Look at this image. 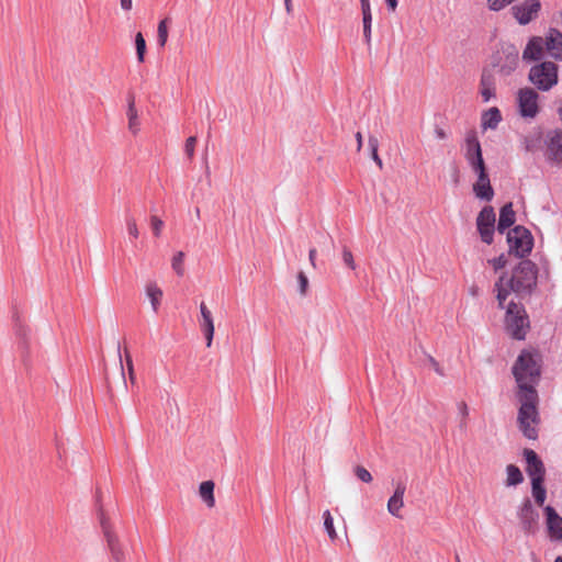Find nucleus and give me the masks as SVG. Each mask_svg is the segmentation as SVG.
I'll list each match as a JSON object with an SVG mask.
<instances>
[{"label": "nucleus", "mask_w": 562, "mask_h": 562, "mask_svg": "<svg viewBox=\"0 0 562 562\" xmlns=\"http://www.w3.org/2000/svg\"><path fill=\"white\" fill-rule=\"evenodd\" d=\"M99 520L112 559L115 562H125L123 546L117 535L114 532L110 520L102 510L99 513Z\"/></svg>", "instance_id": "8"}, {"label": "nucleus", "mask_w": 562, "mask_h": 562, "mask_svg": "<svg viewBox=\"0 0 562 562\" xmlns=\"http://www.w3.org/2000/svg\"><path fill=\"white\" fill-rule=\"evenodd\" d=\"M183 261H184V252L183 251L176 252L171 259V267L179 277H182L184 273Z\"/></svg>", "instance_id": "34"}, {"label": "nucleus", "mask_w": 562, "mask_h": 562, "mask_svg": "<svg viewBox=\"0 0 562 562\" xmlns=\"http://www.w3.org/2000/svg\"><path fill=\"white\" fill-rule=\"evenodd\" d=\"M559 116H560V120L562 122V109L559 111Z\"/></svg>", "instance_id": "57"}, {"label": "nucleus", "mask_w": 562, "mask_h": 562, "mask_svg": "<svg viewBox=\"0 0 562 562\" xmlns=\"http://www.w3.org/2000/svg\"><path fill=\"white\" fill-rule=\"evenodd\" d=\"M195 145H196V137H195V136H190V137L186 140L184 151H186L187 156H188L190 159H192V158H193V156H194Z\"/></svg>", "instance_id": "42"}, {"label": "nucleus", "mask_w": 562, "mask_h": 562, "mask_svg": "<svg viewBox=\"0 0 562 562\" xmlns=\"http://www.w3.org/2000/svg\"><path fill=\"white\" fill-rule=\"evenodd\" d=\"M514 0H487V7L492 11H499L510 4Z\"/></svg>", "instance_id": "40"}, {"label": "nucleus", "mask_w": 562, "mask_h": 562, "mask_svg": "<svg viewBox=\"0 0 562 562\" xmlns=\"http://www.w3.org/2000/svg\"><path fill=\"white\" fill-rule=\"evenodd\" d=\"M541 8L539 0H524L521 3L512 8L513 14L519 24H528L537 18Z\"/></svg>", "instance_id": "13"}, {"label": "nucleus", "mask_w": 562, "mask_h": 562, "mask_svg": "<svg viewBox=\"0 0 562 562\" xmlns=\"http://www.w3.org/2000/svg\"><path fill=\"white\" fill-rule=\"evenodd\" d=\"M356 140H357V151H360L362 148V144H363L362 134L360 132L356 133Z\"/></svg>", "instance_id": "47"}, {"label": "nucleus", "mask_w": 562, "mask_h": 562, "mask_svg": "<svg viewBox=\"0 0 562 562\" xmlns=\"http://www.w3.org/2000/svg\"><path fill=\"white\" fill-rule=\"evenodd\" d=\"M464 157L471 169L485 165L481 144L474 131L469 132L465 136Z\"/></svg>", "instance_id": "11"}, {"label": "nucleus", "mask_w": 562, "mask_h": 562, "mask_svg": "<svg viewBox=\"0 0 562 562\" xmlns=\"http://www.w3.org/2000/svg\"><path fill=\"white\" fill-rule=\"evenodd\" d=\"M524 456L527 463L526 471L531 482L544 481L546 469L538 454L531 449H525Z\"/></svg>", "instance_id": "15"}, {"label": "nucleus", "mask_w": 562, "mask_h": 562, "mask_svg": "<svg viewBox=\"0 0 562 562\" xmlns=\"http://www.w3.org/2000/svg\"><path fill=\"white\" fill-rule=\"evenodd\" d=\"M341 258H342V261L351 270H355L356 269V262H355V259H353V255L351 252V250L348 248V247H344L342 250H341Z\"/></svg>", "instance_id": "36"}, {"label": "nucleus", "mask_w": 562, "mask_h": 562, "mask_svg": "<svg viewBox=\"0 0 562 562\" xmlns=\"http://www.w3.org/2000/svg\"><path fill=\"white\" fill-rule=\"evenodd\" d=\"M544 41L548 54L557 60H562V33L557 29H550Z\"/></svg>", "instance_id": "18"}, {"label": "nucleus", "mask_w": 562, "mask_h": 562, "mask_svg": "<svg viewBox=\"0 0 562 562\" xmlns=\"http://www.w3.org/2000/svg\"><path fill=\"white\" fill-rule=\"evenodd\" d=\"M199 325L205 337L206 347H211L215 333L214 318L211 310L206 306L204 302L200 304Z\"/></svg>", "instance_id": "16"}, {"label": "nucleus", "mask_w": 562, "mask_h": 562, "mask_svg": "<svg viewBox=\"0 0 562 562\" xmlns=\"http://www.w3.org/2000/svg\"><path fill=\"white\" fill-rule=\"evenodd\" d=\"M126 227H127L128 234L133 238H137L138 237L139 232H138V227H137V224H136V221H135L134 217H132V216L126 217Z\"/></svg>", "instance_id": "41"}, {"label": "nucleus", "mask_w": 562, "mask_h": 562, "mask_svg": "<svg viewBox=\"0 0 562 562\" xmlns=\"http://www.w3.org/2000/svg\"><path fill=\"white\" fill-rule=\"evenodd\" d=\"M487 263L491 265L495 272L502 270L507 265V258L504 254L498 257L492 258L487 260Z\"/></svg>", "instance_id": "37"}, {"label": "nucleus", "mask_w": 562, "mask_h": 562, "mask_svg": "<svg viewBox=\"0 0 562 562\" xmlns=\"http://www.w3.org/2000/svg\"><path fill=\"white\" fill-rule=\"evenodd\" d=\"M135 47H136L137 60L139 63H143L145 60L146 42L140 32L136 33V35H135Z\"/></svg>", "instance_id": "32"}, {"label": "nucleus", "mask_w": 562, "mask_h": 562, "mask_svg": "<svg viewBox=\"0 0 562 562\" xmlns=\"http://www.w3.org/2000/svg\"><path fill=\"white\" fill-rule=\"evenodd\" d=\"M150 225L155 236H160L161 229L164 227V222L157 216H151Z\"/></svg>", "instance_id": "43"}, {"label": "nucleus", "mask_w": 562, "mask_h": 562, "mask_svg": "<svg viewBox=\"0 0 562 562\" xmlns=\"http://www.w3.org/2000/svg\"><path fill=\"white\" fill-rule=\"evenodd\" d=\"M502 121L501 111L493 106L485 111L481 117V127L483 131L495 130Z\"/></svg>", "instance_id": "23"}, {"label": "nucleus", "mask_w": 562, "mask_h": 562, "mask_svg": "<svg viewBox=\"0 0 562 562\" xmlns=\"http://www.w3.org/2000/svg\"><path fill=\"white\" fill-rule=\"evenodd\" d=\"M457 562H460L459 558H457Z\"/></svg>", "instance_id": "58"}, {"label": "nucleus", "mask_w": 562, "mask_h": 562, "mask_svg": "<svg viewBox=\"0 0 562 562\" xmlns=\"http://www.w3.org/2000/svg\"><path fill=\"white\" fill-rule=\"evenodd\" d=\"M525 148H526V150L531 151V150H533V145L526 139Z\"/></svg>", "instance_id": "54"}, {"label": "nucleus", "mask_w": 562, "mask_h": 562, "mask_svg": "<svg viewBox=\"0 0 562 562\" xmlns=\"http://www.w3.org/2000/svg\"><path fill=\"white\" fill-rule=\"evenodd\" d=\"M543 48H546V41L540 36H533L527 43L522 58L525 60H538L542 57Z\"/></svg>", "instance_id": "20"}, {"label": "nucleus", "mask_w": 562, "mask_h": 562, "mask_svg": "<svg viewBox=\"0 0 562 562\" xmlns=\"http://www.w3.org/2000/svg\"><path fill=\"white\" fill-rule=\"evenodd\" d=\"M434 364H435V371H436L438 374L442 375V371H441V369H440L439 364H438V363H436V362H435Z\"/></svg>", "instance_id": "55"}, {"label": "nucleus", "mask_w": 562, "mask_h": 562, "mask_svg": "<svg viewBox=\"0 0 562 562\" xmlns=\"http://www.w3.org/2000/svg\"><path fill=\"white\" fill-rule=\"evenodd\" d=\"M145 293L150 302L151 310L154 313L159 311L164 292L161 288L155 281H148L145 285Z\"/></svg>", "instance_id": "21"}, {"label": "nucleus", "mask_w": 562, "mask_h": 562, "mask_svg": "<svg viewBox=\"0 0 562 562\" xmlns=\"http://www.w3.org/2000/svg\"><path fill=\"white\" fill-rule=\"evenodd\" d=\"M477 179L473 183V192L477 199L491 201L494 196V190L491 186L490 177L486 171V166L472 168Z\"/></svg>", "instance_id": "12"}, {"label": "nucleus", "mask_w": 562, "mask_h": 562, "mask_svg": "<svg viewBox=\"0 0 562 562\" xmlns=\"http://www.w3.org/2000/svg\"><path fill=\"white\" fill-rule=\"evenodd\" d=\"M214 487L215 484L211 480L202 482L199 486V496L209 508L215 505Z\"/></svg>", "instance_id": "24"}, {"label": "nucleus", "mask_w": 562, "mask_h": 562, "mask_svg": "<svg viewBox=\"0 0 562 562\" xmlns=\"http://www.w3.org/2000/svg\"><path fill=\"white\" fill-rule=\"evenodd\" d=\"M121 7L125 11H130L132 9V0H121Z\"/></svg>", "instance_id": "49"}, {"label": "nucleus", "mask_w": 562, "mask_h": 562, "mask_svg": "<svg viewBox=\"0 0 562 562\" xmlns=\"http://www.w3.org/2000/svg\"><path fill=\"white\" fill-rule=\"evenodd\" d=\"M323 519H324L325 531L327 532L329 539L331 541H335L337 539L338 535H337L336 529L334 527L333 516H331V514H330V512L328 509L323 513Z\"/></svg>", "instance_id": "31"}, {"label": "nucleus", "mask_w": 562, "mask_h": 562, "mask_svg": "<svg viewBox=\"0 0 562 562\" xmlns=\"http://www.w3.org/2000/svg\"><path fill=\"white\" fill-rule=\"evenodd\" d=\"M515 101L517 113L526 121L535 120L541 112L540 95L531 87L518 89Z\"/></svg>", "instance_id": "6"}, {"label": "nucleus", "mask_w": 562, "mask_h": 562, "mask_svg": "<svg viewBox=\"0 0 562 562\" xmlns=\"http://www.w3.org/2000/svg\"><path fill=\"white\" fill-rule=\"evenodd\" d=\"M353 471H355V475L361 482L370 483L372 481L371 473L366 468H363L362 465H357Z\"/></svg>", "instance_id": "39"}, {"label": "nucleus", "mask_w": 562, "mask_h": 562, "mask_svg": "<svg viewBox=\"0 0 562 562\" xmlns=\"http://www.w3.org/2000/svg\"><path fill=\"white\" fill-rule=\"evenodd\" d=\"M506 485L516 486L524 481V476L518 467L509 464L506 467Z\"/></svg>", "instance_id": "26"}, {"label": "nucleus", "mask_w": 562, "mask_h": 562, "mask_svg": "<svg viewBox=\"0 0 562 562\" xmlns=\"http://www.w3.org/2000/svg\"><path fill=\"white\" fill-rule=\"evenodd\" d=\"M459 409H460V414L462 415L463 418H467L468 415H469V408L467 406L465 403H461L460 406H459Z\"/></svg>", "instance_id": "48"}, {"label": "nucleus", "mask_w": 562, "mask_h": 562, "mask_svg": "<svg viewBox=\"0 0 562 562\" xmlns=\"http://www.w3.org/2000/svg\"><path fill=\"white\" fill-rule=\"evenodd\" d=\"M528 80L539 91H550L559 82L558 65L553 61H542L532 66L528 74Z\"/></svg>", "instance_id": "4"}, {"label": "nucleus", "mask_w": 562, "mask_h": 562, "mask_svg": "<svg viewBox=\"0 0 562 562\" xmlns=\"http://www.w3.org/2000/svg\"><path fill=\"white\" fill-rule=\"evenodd\" d=\"M516 220V214L512 203L505 204L499 212V218L497 229L499 233H504L505 229L509 228Z\"/></svg>", "instance_id": "22"}, {"label": "nucleus", "mask_w": 562, "mask_h": 562, "mask_svg": "<svg viewBox=\"0 0 562 562\" xmlns=\"http://www.w3.org/2000/svg\"><path fill=\"white\" fill-rule=\"evenodd\" d=\"M368 146H369V149H370V154H371V158L372 160L376 164V166L379 167V169H382L383 168V162L378 154V149H379V139L376 136L374 135H370L369 138H368Z\"/></svg>", "instance_id": "30"}, {"label": "nucleus", "mask_w": 562, "mask_h": 562, "mask_svg": "<svg viewBox=\"0 0 562 562\" xmlns=\"http://www.w3.org/2000/svg\"><path fill=\"white\" fill-rule=\"evenodd\" d=\"M126 364H127L130 379H131L132 383H134L135 382L134 367H133L132 358L128 352H126Z\"/></svg>", "instance_id": "44"}, {"label": "nucleus", "mask_w": 562, "mask_h": 562, "mask_svg": "<svg viewBox=\"0 0 562 562\" xmlns=\"http://www.w3.org/2000/svg\"><path fill=\"white\" fill-rule=\"evenodd\" d=\"M507 243L510 254L524 258L532 250L533 237L526 227L516 226L507 233Z\"/></svg>", "instance_id": "7"}, {"label": "nucleus", "mask_w": 562, "mask_h": 562, "mask_svg": "<svg viewBox=\"0 0 562 562\" xmlns=\"http://www.w3.org/2000/svg\"><path fill=\"white\" fill-rule=\"evenodd\" d=\"M548 151L553 160L560 161L562 159V134L554 133L549 137Z\"/></svg>", "instance_id": "25"}, {"label": "nucleus", "mask_w": 562, "mask_h": 562, "mask_svg": "<svg viewBox=\"0 0 562 562\" xmlns=\"http://www.w3.org/2000/svg\"><path fill=\"white\" fill-rule=\"evenodd\" d=\"M554 562H562V557H558Z\"/></svg>", "instance_id": "56"}, {"label": "nucleus", "mask_w": 562, "mask_h": 562, "mask_svg": "<svg viewBox=\"0 0 562 562\" xmlns=\"http://www.w3.org/2000/svg\"><path fill=\"white\" fill-rule=\"evenodd\" d=\"M518 518L522 529L527 532H535L538 526L539 514L531 502L526 499L518 510Z\"/></svg>", "instance_id": "14"}, {"label": "nucleus", "mask_w": 562, "mask_h": 562, "mask_svg": "<svg viewBox=\"0 0 562 562\" xmlns=\"http://www.w3.org/2000/svg\"><path fill=\"white\" fill-rule=\"evenodd\" d=\"M505 326L513 338L525 339L529 329V319L520 304L513 301L509 302L505 315Z\"/></svg>", "instance_id": "5"}, {"label": "nucleus", "mask_w": 562, "mask_h": 562, "mask_svg": "<svg viewBox=\"0 0 562 562\" xmlns=\"http://www.w3.org/2000/svg\"><path fill=\"white\" fill-rule=\"evenodd\" d=\"M520 402L518 413L519 429L528 439H536L538 436V395L517 396Z\"/></svg>", "instance_id": "3"}, {"label": "nucleus", "mask_w": 562, "mask_h": 562, "mask_svg": "<svg viewBox=\"0 0 562 562\" xmlns=\"http://www.w3.org/2000/svg\"><path fill=\"white\" fill-rule=\"evenodd\" d=\"M299 293L301 296H305L308 291V279L303 271L297 273Z\"/></svg>", "instance_id": "38"}, {"label": "nucleus", "mask_w": 562, "mask_h": 562, "mask_svg": "<svg viewBox=\"0 0 562 562\" xmlns=\"http://www.w3.org/2000/svg\"><path fill=\"white\" fill-rule=\"evenodd\" d=\"M537 283V266L530 260L520 261L510 273L503 272L494 284L498 306L504 308L512 293L529 294Z\"/></svg>", "instance_id": "1"}, {"label": "nucleus", "mask_w": 562, "mask_h": 562, "mask_svg": "<svg viewBox=\"0 0 562 562\" xmlns=\"http://www.w3.org/2000/svg\"><path fill=\"white\" fill-rule=\"evenodd\" d=\"M519 65V52L514 45H506L498 52L496 64L498 71L504 75H510Z\"/></svg>", "instance_id": "9"}, {"label": "nucleus", "mask_w": 562, "mask_h": 562, "mask_svg": "<svg viewBox=\"0 0 562 562\" xmlns=\"http://www.w3.org/2000/svg\"><path fill=\"white\" fill-rule=\"evenodd\" d=\"M284 7H285V11L286 13H292V10H293V5H292V0H284Z\"/></svg>", "instance_id": "51"}, {"label": "nucleus", "mask_w": 562, "mask_h": 562, "mask_svg": "<svg viewBox=\"0 0 562 562\" xmlns=\"http://www.w3.org/2000/svg\"><path fill=\"white\" fill-rule=\"evenodd\" d=\"M361 3V13L371 12L370 0H360Z\"/></svg>", "instance_id": "46"}, {"label": "nucleus", "mask_w": 562, "mask_h": 562, "mask_svg": "<svg viewBox=\"0 0 562 562\" xmlns=\"http://www.w3.org/2000/svg\"><path fill=\"white\" fill-rule=\"evenodd\" d=\"M513 374L518 386L517 396H524L527 393L538 395L536 384L540 378V364L536 355L522 351L513 367Z\"/></svg>", "instance_id": "2"}, {"label": "nucleus", "mask_w": 562, "mask_h": 562, "mask_svg": "<svg viewBox=\"0 0 562 562\" xmlns=\"http://www.w3.org/2000/svg\"><path fill=\"white\" fill-rule=\"evenodd\" d=\"M363 37L366 44L371 43L372 12L362 13Z\"/></svg>", "instance_id": "33"}, {"label": "nucleus", "mask_w": 562, "mask_h": 562, "mask_svg": "<svg viewBox=\"0 0 562 562\" xmlns=\"http://www.w3.org/2000/svg\"><path fill=\"white\" fill-rule=\"evenodd\" d=\"M480 92L484 102H488L495 95V87L490 77H482Z\"/></svg>", "instance_id": "28"}, {"label": "nucleus", "mask_w": 562, "mask_h": 562, "mask_svg": "<svg viewBox=\"0 0 562 562\" xmlns=\"http://www.w3.org/2000/svg\"><path fill=\"white\" fill-rule=\"evenodd\" d=\"M168 19H164L159 22L157 27L158 43L161 47H164L168 40Z\"/></svg>", "instance_id": "35"}, {"label": "nucleus", "mask_w": 562, "mask_h": 562, "mask_svg": "<svg viewBox=\"0 0 562 562\" xmlns=\"http://www.w3.org/2000/svg\"><path fill=\"white\" fill-rule=\"evenodd\" d=\"M436 136H437L438 138H440V139H443V138H446V133H445V131H443V130H441V128H437V130H436Z\"/></svg>", "instance_id": "53"}, {"label": "nucleus", "mask_w": 562, "mask_h": 562, "mask_svg": "<svg viewBox=\"0 0 562 562\" xmlns=\"http://www.w3.org/2000/svg\"><path fill=\"white\" fill-rule=\"evenodd\" d=\"M544 514L550 539L562 541V517L551 506L544 507Z\"/></svg>", "instance_id": "17"}, {"label": "nucleus", "mask_w": 562, "mask_h": 562, "mask_svg": "<svg viewBox=\"0 0 562 562\" xmlns=\"http://www.w3.org/2000/svg\"><path fill=\"white\" fill-rule=\"evenodd\" d=\"M544 481L531 482V494L538 506H543L547 498V491L543 486Z\"/></svg>", "instance_id": "27"}, {"label": "nucleus", "mask_w": 562, "mask_h": 562, "mask_svg": "<svg viewBox=\"0 0 562 562\" xmlns=\"http://www.w3.org/2000/svg\"><path fill=\"white\" fill-rule=\"evenodd\" d=\"M316 249L315 248H312L310 249V252H308V260L311 262V266L313 268H316Z\"/></svg>", "instance_id": "45"}, {"label": "nucleus", "mask_w": 562, "mask_h": 562, "mask_svg": "<svg viewBox=\"0 0 562 562\" xmlns=\"http://www.w3.org/2000/svg\"><path fill=\"white\" fill-rule=\"evenodd\" d=\"M127 117H128V128L133 134H137L139 131V122L137 110L135 108L134 101L132 100L128 104L127 109Z\"/></svg>", "instance_id": "29"}, {"label": "nucleus", "mask_w": 562, "mask_h": 562, "mask_svg": "<svg viewBox=\"0 0 562 562\" xmlns=\"http://www.w3.org/2000/svg\"><path fill=\"white\" fill-rule=\"evenodd\" d=\"M476 227L482 241L487 245L492 244L495 231V213L492 206H485L479 213L476 218Z\"/></svg>", "instance_id": "10"}, {"label": "nucleus", "mask_w": 562, "mask_h": 562, "mask_svg": "<svg viewBox=\"0 0 562 562\" xmlns=\"http://www.w3.org/2000/svg\"><path fill=\"white\" fill-rule=\"evenodd\" d=\"M385 1H386V3H387L389 8H390L392 11H394V10L396 9V7H397V0H385Z\"/></svg>", "instance_id": "52"}, {"label": "nucleus", "mask_w": 562, "mask_h": 562, "mask_svg": "<svg viewBox=\"0 0 562 562\" xmlns=\"http://www.w3.org/2000/svg\"><path fill=\"white\" fill-rule=\"evenodd\" d=\"M406 486L403 483H397L393 495L387 501V512L396 517L401 518V509L404 507V495Z\"/></svg>", "instance_id": "19"}, {"label": "nucleus", "mask_w": 562, "mask_h": 562, "mask_svg": "<svg viewBox=\"0 0 562 562\" xmlns=\"http://www.w3.org/2000/svg\"><path fill=\"white\" fill-rule=\"evenodd\" d=\"M117 353H119V362H120V370L123 381L125 382L124 371H123V362H122V356L120 352V347H117Z\"/></svg>", "instance_id": "50"}]
</instances>
